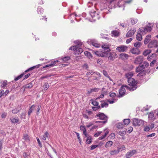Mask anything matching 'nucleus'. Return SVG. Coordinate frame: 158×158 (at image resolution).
Returning <instances> with one entry per match:
<instances>
[{
	"instance_id": "nucleus-1",
	"label": "nucleus",
	"mask_w": 158,
	"mask_h": 158,
	"mask_svg": "<svg viewBox=\"0 0 158 158\" xmlns=\"http://www.w3.org/2000/svg\"><path fill=\"white\" fill-rule=\"evenodd\" d=\"M133 125L134 126H142L144 124V121L136 118L133 119Z\"/></svg>"
},
{
	"instance_id": "nucleus-2",
	"label": "nucleus",
	"mask_w": 158,
	"mask_h": 158,
	"mask_svg": "<svg viewBox=\"0 0 158 158\" xmlns=\"http://www.w3.org/2000/svg\"><path fill=\"white\" fill-rule=\"evenodd\" d=\"M127 81L129 85L132 87H135L136 89L137 88V84L138 83L137 81H135L134 78H132L128 79Z\"/></svg>"
},
{
	"instance_id": "nucleus-3",
	"label": "nucleus",
	"mask_w": 158,
	"mask_h": 158,
	"mask_svg": "<svg viewBox=\"0 0 158 158\" xmlns=\"http://www.w3.org/2000/svg\"><path fill=\"white\" fill-rule=\"evenodd\" d=\"M102 53L100 54V56L102 57H106L107 56L108 52L110 51L109 47H105L102 48Z\"/></svg>"
},
{
	"instance_id": "nucleus-4",
	"label": "nucleus",
	"mask_w": 158,
	"mask_h": 158,
	"mask_svg": "<svg viewBox=\"0 0 158 158\" xmlns=\"http://www.w3.org/2000/svg\"><path fill=\"white\" fill-rule=\"evenodd\" d=\"M87 42L89 44L92 45L93 46L97 48H100L101 45L98 43L97 41L94 40H89Z\"/></svg>"
},
{
	"instance_id": "nucleus-5",
	"label": "nucleus",
	"mask_w": 158,
	"mask_h": 158,
	"mask_svg": "<svg viewBox=\"0 0 158 158\" xmlns=\"http://www.w3.org/2000/svg\"><path fill=\"white\" fill-rule=\"evenodd\" d=\"M95 118L99 117V119L101 120H105L108 118L104 113L99 112L98 114L95 115Z\"/></svg>"
},
{
	"instance_id": "nucleus-6",
	"label": "nucleus",
	"mask_w": 158,
	"mask_h": 158,
	"mask_svg": "<svg viewBox=\"0 0 158 158\" xmlns=\"http://www.w3.org/2000/svg\"><path fill=\"white\" fill-rule=\"evenodd\" d=\"M136 31V29L135 28H131L126 34V37L127 38L132 37Z\"/></svg>"
},
{
	"instance_id": "nucleus-7",
	"label": "nucleus",
	"mask_w": 158,
	"mask_h": 158,
	"mask_svg": "<svg viewBox=\"0 0 158 158\" xmlns=\"http://www.w3.org/2000/svg\"><path fill=\"white\" fill-rule=\"evenodd\" d=\"M158 46V42L156 40L151 41L148 44V47L150 48L157 47Z\"/></svg>"
},
{
	"instance_id": "nucleus-8",
	"label": "nucleus",
	"mask_w": 158,
	"mask_h": 158,
	"mask_svg": "<svg viewBox=\"0 0 158 158\" xmlns=\"http://www.w3.org/2000/svg\"><path fill=\"white\" fill-rule=\"evenodd\" d=\"M143 61V57L141 56H139L137 57L135 59V63L139 64L142 62Z\"/></svg>"
},
{
	"instance_id": "nucleus-9",
	"label": "nucleus",
	"mask_w": 158,
	"mask_h": 158,
	"mask_svg": "<svg viewBox=\"0 0 158 158\" xmlns=\"http://www.w3.org/2000/svg\"><path fill=\"white\" fill-rule=\"evenodd\" d=\"M126 92V90L124 86H122L119 90V97H122L125 94Z\"/></svg>"
},
{
	"instance_id": "nucleus-10",
	"label": "nucleus",
	"mask_w": 158,
	"mask_h": 158,
	"mask_svg": "<svg viewBox=\"0 0 158 158\" xmlns=\"http://www.w3.org/2000/svg\"><path fill=\"white\" fill-rule=\"evenodd\" d=\"M127 49V47L125 46H122L118 47L116 49L119 52H122L126 51Z\"/></svg>"
},
{
	"instance_id": "nucleus-11",
	"label": "nucleus",
	"mask_w": 158,
	"mask_h": 158,
	"mask_svg": "<svg viewBox=\"0 0 158 158\" xmlns=\"http://www.w3.org/2000/svg\"><path fill=\"white\" fill-rule=\"evenodd\" d=\"M90 15L93 19L94 20H96L97 18H98V14L95 11H90Z\"/></svg>"
},
{
	"instance_id": "nucleus-12",
	"label": "nucleus",
	"mask_w": 158,
	"mask_h": 158,
	"mask_svg": "<svg viewBox=\"0 0 158 158\" xmlns=\"http://www.w3.org/2000/svg\"><path fill=\"white\" fill-rule=\"evenodd\" d=\"M136 152L135 150H132L131 151L127 152L126 155L125 156L127 158H130Z\"/></svg>"
},
{
	"instance_id": "nucleus-13",
	"label": "nucleus",
	"mask_w": 158,
	"mask_h": 158,
	"mask_svg": "<svg viewBox=\"0 0 158 158\" xmlns=\"http://www.w3.org/2000/svg\"><path fill=\"white\" fill-rule=\"evenodd\" d=\"M118 57L117 55L115 52H110V56L109 57V59L110 60H113L115 58Z\"/></svg>"
},
{
	"instance_id": "nucleus-14",
	"label": "nucleus",
	"mask_w": 158,
	"mask_h": 158,
	"mask_svg": "<svg viewBox=\"0 0 158 158\" xmlns=\"http://www.w3.org/2000/svg\"><path fill=\"white\" fill-rule=\"evenodd\" d=\"M83 51V50L82 48H80L79 47L77 46V48H76L75 49L74 53L76 55H77L81 54Z\"/></svg>"
},
{
	"instance_id": "nucleus-15",
	"label": "nucleus",
	"mask_w": 158,
	"mask_h": 158,
	"mask_svg": "<svg viewBox=\"0 0 158 158\" xmlns=\"http://www.w3.org/2000/svg\"><path fill=\"white\" fill-rule=\"evenodd\" d=\"M22 109L21 106H18L17 108L13 109L12 110V112L13 114H16L19 112Z\"/></svg>"
},
{
	"instance_id": "nucleus-16",
	"label": "nucleus",
	"mask_w": 158,
	"mask_h": 158,
	"mask_svg": "<svg viewBox=\"0 0 158 158\" xmlns=\"http://www.w3.org/2000/svg\"><path fill=\"white\" fill-rule=\"evenodd\" d=\"M121 149V148H118L117 150H112L110 151V154L111 155H114L115 154H117L119 153V152L120 151V150Z\"/></svg>"
},
{
	"instance_id": "nucleus-17",
	"label": "nucleus",
	"mask_w": 158,
	"mask_h": 158,
	"mask_svg": "<svg viewBox=\"0 0 158 158\" xmlns=\"http://www.w3.org/2000/svg\"><path fill=\"white\" fill-rule=\"evenodd\" d=\"M139 66L143 69H144L148 67L149 66V63L146 62L144 61L143 63V64H139Z\"/></svg>"
},
{
	"instance_id": "nucleus-18",
	"label": "nucleus",
	"mask_w": 158,
	"mask_h": 158,
	"mask_svg": "<svg viewBox=\"0 0 158 158\" xmlns=\"http://www.w3.org/2000/svg\"><path fill=\"white\" fill-rule=\"evenodd\" d=\"M151 35H148L145 38L144 40V44H147L149 42L151 39Z\"/></svg>"
},
{
	"instance_id": "nucleus-19",
	"label": "nucleus",
	"mask_w": 158,
	"mask_h": 158,
	"mask_svg": "<svg viewBox=\"0 0 158 158\" xmlns=\"http://www.w3.org/2000/svg\"><path fill=\"white\" fill-rule=\"evenodd\" d=\"M131 52L133 54L138 55L139 54V52L138 49L136 48H133L131 50Z\"/></svg>"
},
{
	"instance_id": "nucleus-20",
	"label": "nucleus",
	"mask_w": 158,
	"mask_h": 158,
	"mask_svg": "<svg viewBox=\"0 0 158 158\" xmlns=\"http://www.w3.org/2000/svg\"><path fill=\"white\" fill-rule=\"evenodd\" d=\"M119 56L120 58L123 60L125 59H127L129 57L128 55L125 53H121Z\"/></svg>"
},
{
	"instance_id": "nucleus-21",
	"label": "nucleus",
	"mask_w": 158,
	"mask_h": 158,
	"mask_svg": "<svg viewBox=\"0 0 158 158\" xmlns=\"http://www.w3.org/2000/svg\"><path fill=\"white\" fill-rule=\"evenodd\" d=\"M35 106L34 105H32L30 107L28 112V115L29 116H30L31 113L32 112L33 110L35 109Z\"/></svg>"
},
{
	"instance_id": "nucleus-22",
	"label": "nucleus",
	"mask_w": 158,
	"mask_h": 158,
	"mask_svg": "<svg viewBox=\"0 0 158 158\" xmlns=\"http://www.w3.org/2000/svg\"><path fill=\"white\" fill-rule=\"evenodd\" d=\"M23 139L27 142H29L30 141V140L29 138V137L27 134H23Z\"/></svg>"
},
{
	"instance_id": "nucleus-23",
	"label": "nucleus",
	"mask_w": 158,
	"mask_h": 158,
	"mask_svg": "<svg viewBox=\"0 0 158 158\" xmlns=\"http://www.w3.org/2000/svg\"><path fill=\"white\" fill-rule=\"evenodd\" d=\"M133 73L132 72H129L128 73L126 74L125 77L127 78L128 79L132 78L131 77L133 76Z\"/></svg>"
},
{
	"instance_id": "nucleus-24",
	"label": "nucleus",
	"mask_w": 158,
	"mask_h": 158,
	"mask_svg": "<svg viewBox=\"0 0 158 158\" xmlns=\"http://www.w3.org/2000/svg\"><path fill=\"white\" fill-rule=\"evenodd\" d=\"M119 32L118 31L116 30H114L112 31L111 32V34H112V36L117 37L119 36Z\"/></svg>"
},
{
	"instance_id": "nucleus-25",
	"label": "nucleus",
	"mask_w": 158,
	"mask_h": 158,
	"mask_svg": "<svg viewBox=\"0 0 158 158\" xmlns=\"http://www.w3.org/2000/svg\"><path fill=\"white\" fill-rule=\"evenodd\" d=\"M113 144V142L111 141H109L107 142L105 145V147L106 148L110 147Z\"/></svg>"
},
{
	"instance_id": "nucleus-26",
	"label": "nucleus",
	"mask_w": 158,
	"mask_h": 158,
	"mask_svg": "<svg viewBox=\"0 0 158 158\" xmlns=\"http://www.w3.org/2000/svg\"><path fill=\"white\" fill-rule=\"evenodd\" d=\"M122 86H124V88L125 87L127 89H128L130 91H134L136 89V87H130L127 85H123Z\"/></svg>"
},
{
	"instance_id": "nucleus-27",
	"label": "nucleus",
	"mask_w": 158,
	"mask_h": 158,
	"mask_svg": "<svg viewBox=\"0 0 158 158\" xmlns=\"http://www.w3.org/2000/svg\"><path fill=\"white\" fill-rule=\"evenodd\" d=\"M49 135V134L48 132L46 131L45 132L44 134L42 135V138L44 140H46L47 138H48Z\"/></svg>"
},
{
	"instance_id": "nucleus-28",
	"label": "nucleus",
	"mask_w": 158,
	"mask_h": 158,
	"mask_svg": "<svg viewBox=\"0 0 158 158\" xmlns=\"http://www.w3.org/2000/svg\"><path fill=\"white\" fill-rule=\"evenodd\" d=\"M42 65V64H37L35 66L32 67L28 69L29 71L35 68H38L40 67V66Z\"/></svg>"
},
{
	"instance_id": "nucleus-29",
	"label": "nucleus",
	"mask_w": 158,
	"mask_h": 158,
	"mask_svg": "<svg viewBox=\"0 0 158 158\" xmlns=\"http://www.w3.org/2000/svg\"><path fill=\"white\" fill-rule=\"evenodd\" d=\"M147 73V71L143 70L140 72L137 75L138 76H142L145 75Z\"/></svg>"
},
{
	"instance_id": "nucleus-30",
	"label": "nucleus",
	"mask_w": 158,
	"mask_h": 158,
	"mask_svg": "<svg viewBox=\"0 0 158 158\" xmlns=\"http://www.w3.org/2000/svg\"><path fill=\"white\" fill-rule=\"evenodd\" d=\"M103 74L105 76L108 78L110 81H112V79H111L110 77L108 75L107 72L106 71L103 70Z\"/></svg>"
},
{
	"instance_id": "nucleus-31",
	"label": "nucleus",
	"mask_w": 158,
	"mask_h": 158,
	"mask_svg": "<svg viewBox=\"0 0 158 158\" xmlns=\"http://www.w3.org/2000/svg\"><path fill=\"white\" fill-rule=\"evenodd\" d=\"M92 142V137L90 136L87 137V139L86 141V143L87 144H90Z\"/></svg>"
},
{
	"instance_id": "nucleus-32",
	"label": "nucleus",
	"mask_w": 158,
	"mask_h": 158,
	"mask_svg": "<svg viewBox=\"0 0 158 158\" xmlns=\"http://www.w3.org/2000/svg\"><path fill=\"white\" fill-rule=\"evenodd\" d=\"M70 59V57L69 56H66L64 57L61 58V59L62 60L65 62H66L67 61Z\"/></svg>"
},
{
	"instance_id": "nucleus-33",
	"label": "nucleus",
	"mask_w": 158,
	"mask_h": 158,
	"mask_svg": "<svg viewBox=\"0 0 158 158\" xmlns=\"http://www.w3.org/2000/svg\"><path fill=\"white\" fill-rule=\"evenodd\" d=\"M101 102H104L103 103H102L101 104V106L102 108H103L104 107H106L108 106V104L106 103L104 101H100Z\"/></svg>"
},
{
	"instance_id": "nucleus-34",
	"label": "nucleus",
	"mask_w": 158,
	"mask_h": 158,
	"mask_svg": "<svg viewBox=\"0 0 158 158\" xmlns=\"http://www.w3.org/2000/svg\"><path fill=\"white\" fill-rule=\"evenodd\" d=\"M10 120L11 122L13 123H17L19 121V119H15V118H10Z\"/></svg>"
},
{
	"instance_id": "nucleus-35",
	"label": "nucleus",
	"mask_w": 158,
	"mask_h": 158,
	"mask_svg": "<svg viewBox=\"0 0 158 158\" xmlns=\"http://www.w3.org/2000/svg\"><path fill=\"white\" fill-rule=\"evenodd\" d=\"M137 21L138 19L135 18H133L131 19V23L133 25L136 24Z\"/></svg>"
},
{
	"instance_id": "nucleus-36",
	"label": "nucleus",
	"mask_w": 158,
	"mask_h": 158,
	"mask_svg": "<svg viewBox=\"0 0 158 158\" xmlns=\"http://www.w3.org/2000/svg\"><path fill=\"white\" fill-rule=\"evenodd\" d=\"M136 39L138 41L141 40L142 39L141 34L139 33H138L136 35Z\"/></svg>"
},
{
	"instance_id": "nucleus-37",
	"label": "nucleus",
	"mask_w": 158,
	"mask_h": 158,
	"mask_svg": "<svg viewBox=\"0 0 158 158\" xmlns=\"http://www.w3.org/2000/svg\"><path fill=\"white\" fill-rule=\"evenodd\" d=\"M151 52V50L150 49H148L145 50L143 52V54L144 56H147Z\"/></svg>"
},
{
	"instance_id": "nucleus-38",
	"label": "nucleus",
	"mask_w": 158,
	"mask_h": 158,
	"mask_svg": "<svg viewBox=\"0 0 158 158\" xmlns=\"http://www.w3.org/2000/svg\"><path fill=\"white\" fill-rule=\"evenodd\" d=\"M37 12L39 14H41L43 12V9L40 7H38L37 10Z\"/></svg>"
},
{
	"instance_id": "nucleus-39",
	"label": "nucleus",
	"mask_w": 158,
	"mask_h": 158,
	"mask_svg": "<svg viewBox=\"0 0 158 158\" xmlns=\"http://www.w3.org/2000/svg\"><path fill=\"white\" fill-rule=\"evenodd\" d=\"M142 45L141 42H137L134 44V46L137 48H139Z\"/></svg>"
},
{
	"instance_id": "nucleus-40",
	"label": "nucleus",
	"mask_w": 158,
	"mask_h": 158,
	"mask_svg": "<svg viewBox=\"0 0 158 158\" xmlns=\"http://www.w3.org/2000/svg\"><path fill=\"white\" fill-rule=\"evenodd\" d=\"M33 86L32 83L31 82L28 84H27L25 86H23V87H24L25 89L27 88H31Z\"/></svg>"
},
{
	"instance_id": "nucleus-41",
	"label": "nucleus",
	"mask_w": 158,
	"mask_h": 158,
	"mask_svg": "<svg viewBox=\"0 0 158 158\" xmlns=\"http://www.w3.org/2000/svg\"><path fill=\"white\" fill-rule=\"evenodd\" d=\"M126 131H118V134L121 136L125 135L126 134Z\"/></svg>"
},
{
	"instance_id": "nucleus-42",
	"label": "nucleus",
	"mask_w": 158,
	"mask_h": 158,
	"mask_svg": "<svg viewBox=\"0 0 158 158\" xmlns=\"http://www.w3.org/2000/svg\"><path fill=\"white\" fill-rule=\"evenodd\" d=\"M130 122V120L129 118L124 119L123 120L124 124L128 125Z\"/></svg>"
},
{
	"instance_id": "nucleus-43",
	"label": "nucleus",
	"mask_w": 158,
	"mask_h": 158,
	"mask_svg": "<svg viewBox=\"0 0 158 158\" xmlns=\"http://www.w3.org/2000/svg\"><path fill=\"white\" fill-rule=\"evenodd\" d=\"M49 86L48 84L47 83H45L43 85L44 89L45 90H47Z\"/></svg>"
},
{
	"instance_id": "nucleus-44",
	"label": "nucleus",
	"mask_w": 158,
	"mask_h": 158,
	"mask_svg": "<svg viewBox=\"0 0 158 158\" xmlns=\"http://www.w3.org/2000/svg\"><path fill=\"white\" fill-rule=\"evenodd\" d=\"M92 101V104L94 106H96L98 105L99 103L98 102L95 101V100H94L93 99H92L91 100Z\"/></svg>"
},
{
	"instance_id": "nucleus-45",
	"label": "nucleus",
	"mask_w": 158,
	"mask_h": 158,
	"mask_svg": "<svg viewBox=\"0 0 158 158\" xmlns=\"http://www.w3.org/2000/svg\"><path fill=\"white\" fill-rule=\"evenodd\" d=\"M117 127L119 129H122L123 127V125L120 123H118L117 124Z\"/></svg>"
},
{
	"instance_id": "nucleus-46",
	"label": "nucleus",
	"mask_w": 158,
	"mask_h": 158,
	"mask_svg": "<svg viewBox=\"0 0 158 158\" xmlns=\"http://www.w3.org/2000/svg\"><path fill=\"white\" fill-rule=\"evenodd\" d=\"M154 116V114L152 112H151L148 114V118L151 119L153 118Z\"/></svg>"
},
{
	"instance_id": "nucleus-47",
	"label": "nucleus",
	"mask_w": 158,
	"mask_h": 158,
	"mask_svg": "<svg viewBox=\"0 0 158 158\" xmlns=\"http://www.w3.org/2000/svg\"><path fill=\"white\" fill-rule=\"evenodd\" d=\"M24 73H23L21 74L18 76V77H16L15 78L14 80L15 81H17L19 79H20L21 78H22L23 77V76L24 75Z\"/></svg>"
},
{
	"instance_id": "nucleus-48",
	"label": "nucleus",
	"mask_w": 158,
	"mask_h": 158,
	"mask_svg": "<svg viewBox=\"0 0 158 158\" xmlns=\"http://www.w3.org/2000/svg\"><path fill=\"white\" fill-rule=\"evenodd\" d=\"M143 69V68H142L139 65L138 67L136 68V71L137 73H139L140 72L142 71V70Z\"/></svg>"
},
{
	"instance_id": "nucleus-49",
	"label": "nucleus",
	"mask_w": 158,
	"mask_h": 158,
	"mask_svg": "<svg viewBox=\"0 0 158 158\" xmlns=\"http://www.w3.org/2000/svg\"><path fill=\"white\" fill-rule=\"evenodd\" d=\"M127 132H128L129 134H130L131 133L133 130V128L132 127H130L127 129Z\"/></svg>"
},
{
	"instance_id": "nucleus-50",
	"label": "nucleus",
	"mask_w": 158,
	"mask_h": 158,
	"mask_svg": "<svg viewBox=\"0 0 158 158\" xmlns=\"http://www.w3.org/2000/svg\"><path fill=\"white\" fill-rule=\"evenodd\" d=\"M101 108V107L100 106L98 105V106H96L95 107H92V109L94 111H96L97 110Z\"/></svg>"
},
{
	"instance_id": "nucleus-51",
	"label": "nucleus",
	"mask_w": 158,
	"mask_h": 158,
	"mask_svg": "<svg viewBox=\"0 0 158 158\" xmlns=\"http://www.w3.org/2000/svg\"><path fill=\"white\" fill-rule=\"evenodd\" d=\"M53 76V75H51V74H48V75H46L45 76H42L41 77V79L42 80H43V79H44V78H47L49 77H50L51 76Z\"/></svg>"
},
{
	"instance_id": "nucleus-52",
	"label": "nucleus",
	"mask_w": 158,
	"mask_h": 158,
	"mask_svg": "<svg viewBox=\"0 0 158 158\" xmlns=\"http://www.w3.org/2000/svg\"><path fill=\"white\" fill-rule=\"evenodd\" d=\"M105 35L106 36H108V35L107 34H104L103 33H101L100 34V35L102 36L101 38H102L105 39L107 40H109V38L108 37H105V36H102Z\"/></svg>"
},
{
	"instance_id": "nucleus-53",
	"label": "nucleus",
	"mask_w": 158,
	"mask_h": 158,
	"mask_svg": "<svg viewBox=\"0 0 158 158\" xmlns=\"http://www.w3.org/2000/svg\"><path fill=\"white\" fill-rule=\"evenodd\" d=\"M7 81H3L2 84L1 85V87L4 88L7 85Z\"/></svg>"
},
{
	"instance_id": "nucleus-54",
	"label": "nucleus",
	"mask_w": 158,
	"mask_h": 158,
	"mask_svg": "<svg viewBox=\"0 0 158 158\" xmlns=\"http://www.w3.org/2000/svg\"><path fill=\"white\" fill-rule=\"evenodd\" d=\"M75 43L77 44L78 46L80 47L81 45H82V43L79 40H77L75 42Z\"/></svg>"
},
{
	"instance_id": "nucleus-55",
	"label": "nucleus",
	"mask_w": 158,
	"mask_h": 158,
	"mask_svg": "<svg viewBox=\"0 0 158 158\" xmlns=\"http://www.w3.org/2000/svg\"><path fill=\"white\" fill-rule=\"evenodd\" d=\"M83 134L85 135V137L87 138V137H89V136L87 135L86 132V130L85 128H84L83 130Z\"/></svg>"
},
{
	"instance_id": "nucleus-56",
	"label": "nucleus",
	"mask_w": 158,
	"mask_h": 158,
	"mask_svg": "<svg viewBox=\"0 0 158 158\" xmlns=\"http://www.w3.org/2000/svg\"><path fill=\"white\" fill-rule=\"evenodd\" d=\"M36 139H37V142H38V144H39V147L41 148H42V143H41L39 139L37 137Z\"/></svg>"
},
{
	"instance_id": "nucleus-57",
	"label": "nucleus",
	"mask_w": 158,
	"mask_h": 158,
	"mask_svg": "<svg viewBox=\"0 0 158 158\" xmlns=\"http://www.w3.org/2000/svg\"><path fill=\"white\" fill-rule=\"evenodd\" d=\"M102 133V131H101L98 132H97V133H96L94 135V136L95 137H97L98 136H99Z\"/></svg>"
},
{
	"instance_id": "nucleus-58",
	"label": "nucleus",
	"mask_w": 158,
	"mask_h": 158,
	"mask_svg": "<svg viewBox=\"0 0 158 158\" xmlns=\"http://www.w3.org/2000/svg\"><path fill=\"white\" fill-rule=\"evenodd\" d=\"M76 48H77V46H74L72 47H71L69 48V50H74L75 51Z\"/></svg>"
},
{
	"instance_id": "nucleus-59",
	"label": "nucleus",
	"mask_w": 158,
	"mask_h": 158,
	"mask_svg": "<svg viewBox=\"0 0 158 158\" xmlns=\"http://www.w3.org/2000/svg\"><path fill=\"white\" fill-rule=\"evenodd\" d=\"M156 62V60H153V61H152V62L150 64V66L151 67L153 66L154 64H155Z\"/></svg>"
},
{
	"instance_id": "nucleus-60",
	"label": "nucleus",
	"mask_w": 158,
	"mask_h": 158,
	"mask_svg": "<svg viewBox=\"0 0 158 158\" xmlns=\"http://www.w3.org/2000/svg\"><path fill=\"white\" fill-rule=\"evenodd\" d=\"M110 96L111 97L114 98L116 96V95L115 93H112L110 94Z\"/></svg>"
},
{
	"instance_id": "nucleus-61",
	"label": "nucleus",
	"mask_w": 158,
	"mask_h": 158,
	"mask_svg": "<svg viewBox=\"0 0 158 158\" xmlns=\"http://www.w3.org/2000/svg\"><path fill=\"white\" fill-rule=\"evenodd\" d=\"M97 62L100 64H102V60L100 59H98L97 61Z\"/></svg>"
},
{
	"instance_id": "nucleus-62",
	"label": "nucleus",
	"mask_w": 158,
	"mask_h": 158,
	"mask_svg": "<svg viewBox=\"0 0 158 158\" xmlns=\"http://www.w3.org/2000/svg\"><path fill=\"white\" fill-rule=\"evenodd\" d=\"M98 146V145H92L91 146V150H93L95 149L96 147Z\"/></svg>"
},
{
	"instance_id": "nucleus-63",
	"label": "nucleus",
	"mask_w": 158,
	"mask_h": 158,
	"mask_svg": "<svg viewBox=\"0 0 158 158\" xmlns=\"http://www.w3.org/2000/svg\"><path fill=\"white\" fill-rule=\"evenodd\" d=\"M21 118H22L25 119V114L24 113H22L21 114Z\"/></svg>"
},
{
	"instance_id": "nucleus-64",
	"label": "nucleus",
	"mask_w": 158,
	"mask_h": 158,
	"mask_svg": "<svg viewBox=\"0 0 158 158\" xmlns=\"http://www.w3.org/2000/svg\"><path fill=\"white\" fill-rule=\"evenodd\" d=\"M133 39L132 38H130L128 39H127L126 41V43L127 44H128L130 43L131 41Z\"/></svg>"
}]
</instances>
